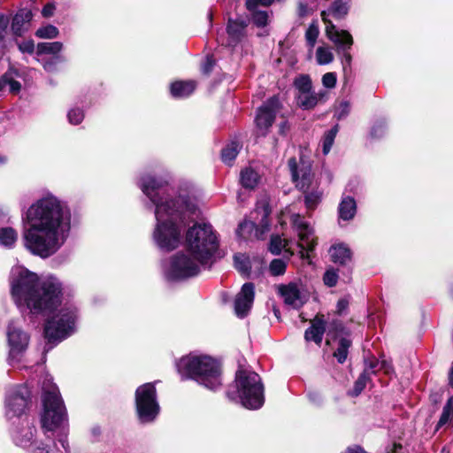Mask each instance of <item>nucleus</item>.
Returning a JSON list of instances; mask_svg holds the SVG:
<instances>
[{
	"label": "nucleus",
	"mask_w": 453,
	"mask_h": 453,
	"mask_svg": "<svg viewBox=\"0 0 453 453\" xmlns=\"http://www.w3.org/2000/svg\"><path fill=\"white\" fill-rule=\"evenodd\" d=\"M19 49L21 52L33 53L35 50V43L32 40L21 42L18 44Z\"/></svg>",
	"instance_id": "3c124183"
},
{
	"label": "nucleus",
	"mask_w": 453,
	"mask_h": 453,
	"mask_svg": "<svg viewBox=\"0 0 453 453\" xmlns=\"http://www.w3.org/2000/svg\"><path fill=\"white\" fill-rule=\"evenodd\" d=\"M6 336L9 347V364L16 365L21 362L32 363V360L26 355L30 340L28 334L17 323L11 322L7 327Z\"/></svg>",
	"instance_id": "9d476101"
},
{
	"label": "nucleus",
	"mask_w": 453,
	"mask_h": 453,
	"mask_svg": "<svg viewBox=\"0 0 453 453\" xmlns=\"http://www.w3.org/2000/svg\"><path fill=\"white\" fill-rule=\"evenodd\" d=\"M290 212L289 209H286L284 211H282V215H281V218H280V223L283 224L284 221H283V218L287 217V215Z\"/></svg>",
	"instance_id": "338daca9"
},
{
	"label": "nucleus",
	"mask_w": 453,
	"mask_h": 453,
	"mask_svg": "<svg viewBox=\"0 0 453 453\" xmlns=\"http://www.w3.org/2000/svg\"><path fill=\"white\" fill-rule=\"evenodd\" d=\"M294 85L297 90V94L308 93V91H311L312 88L311 80L308 75H300L296 77L294 81Z\"/></svg>",
	"instance_id": "58836bf2"
},
{
	"label": "nucleus",
	"mask_w": 453,
	"mask_h": 453,
	"mask_svg": "<svg viewBox=\"0 0 453 453\" xmlns=\"http://www.w3.org/2000/svg\"><path fill=\"white\" fill-rule=\"evenodd\" d=\"M72 211L68 203L46 194L33 203L23 218L24 248L42 259L58 252L71 235Z\"/></svg>",
	"instance_id": "f03ea898"
},
{
	"label": "nucleus",
	"mask_w": 453,
	"mask_h": 453,
	"mask_svg": "<svg viewBox=\"0 0 453 453\" xmlns=\"http://www.w3.org/2000/svg\"><path fill=\"white\" fill-rule=\"evenodd\" d=\"M227 396L239 401L250 410L260 409L265 403L264 385L260 376L252 371L239 370L236 372L234 387L228 389Z\"/></svg>",
	"instance_id": "39448f33"
},
{
	"label": "nucleus",
	"mask_w": 453,
	"mask_h": 453,
	"mask_svg": "<svg viewBox=\"0 0 453 453\" xmlns=\"http://www.w3.org/2000/svg\"><path fill=\"white\" fill-rule=\"evenodd\" d=\"M452 415H453V412L450 411V407L449 406H444L437 426L440 427V426H442L446 425L449 421L450 417Z\"/></svg>",
	"instance_id": "8fccbe9b"
},
{
	"label": "nucleus",
	"mask_w": 453,
	"mask_h": 453,
	"mask_svg": "<svg viewBox=\"0 0 453 453\" xmlns=\"http://www.w3.org/2000/svg\"><path fill=\"white\" fill-rule=\"evenodd\" d=\"M336 75L334 73H326L322 77V84L325 88H333L336 85Z\"/></svg>",
	"instance_id": "de8ad7c7"
},
{
	"label": "nucleus",
	"mask_w": 453,
	"mask_h": 453,
	"mask_svg": "<svg viewBox=\"0 0 453 453\" xmlns=\"http://www.w3.org/2000/svg\"><path fill=\"white\" fill-rule=\"evenodd\" d=\"M234 265L236 269L242 273H247L250 269V258L244 254L234 256Z\"/></svg>",
	"instance_id": "79ce46f5"
},
{
	"label": "nucleus",
	"mask_w": 453,
	"mask_h": 453,
	"mask_svg": "<svg viewBox=\"0 0 453 453\" xmlns=\"http://www.w3.org/2000/svg\"><path fill=\"white\" fill-rule=\"evenodd\" d=\"M14 72L9 71L0 78V92L9 91L17 94L20 91L21 84L15 80Z\"/></svg>",
	"instance_id": "cd10ccee"
},
{
	"label": "nucleus",
	"mask_w": 453,
	"mask_h": 453,
	"mask_svg": "<svg viewBox=\"0 0 453 453\" xmlns=\"http://www.w3.org/2000/svg\"><path fill=\"white\" fill-rule=\"evenodd\" d=\"M55 10H56L55 4L52 3H49L46 5H44V7L42 8V15L44 18H50V17L53 16Z\"/></svg>",
	"instance_id": "5fc2aeb1"
},
{
	"label": "nucleus",
	"mask_w": 453,
	"mask_h": 453,
	"mask_svg": "<svg viewBox=\"0 0 453 453\" xmlns=\"http://www.w3.org/2000/svg\"><path fill=\"white\" fill-rule=\"evenodd\" d=\"M289 218L298 235L297 246L300 249L301 257L308 258L309 252L313 250L317 244L313 228L299 214L293 213Z\"/></svg>",
	"instance_id": "ddd939ff"
},
{
	"label": "nucleus",
	"mask_w": 453,
	"mask_h": 453,
	"mask_svg": "<svg viewBox=\"0 0 453 453\" xmlns=\"http://www.w3.org/2000/svg\"><path fill=\"white\" fill-rule=\"evenodd\" d=\"M186 245L187 250L196 256L198 261L211 265L219 249V240L211 225L197 223L187 231Z\"/></svg>",
	"instance_id": "0eeeda50"
},
{
	"label": "nucleus",
	"mask_w": 453,
	"mask_h": 453,
	"mask_svg": "<svg viewBox=\"0 0 453 453\" xmlns=\"http://www.w3.org/2000/svg\"><path fill=\"white\" fill-rule=\"evenodd\" d=\"M270 251L273 254H279L282 250L293 254L290 247V242L287 239H282L280 236H273L270 242Z\"/></svg>",
	"instance_id": "473e14b6"
},
{
	"label": "nucleus",
	"mask_w": 453,
	"mask_h": 453,
	"mask_svg": "<svg viewBox=\"0 0 453 453\" xmlns=\"http://www.w3.org/2000/svg\"><path fill=\"white\" fill-rule=\"evenodd\" d=\"M338 279V271L333 267L328 268L323 275V282L326 286L329 288L336 286Z\"/></svg>",
	"instance_id": "c03bdc74"
},
{
	"label": "nucleus",
	"mask_w": 453,
	"mask_h": 453,
	"mask_svg": "<svg viewBox=\"0 0 453 453\" xmlns=\"http://www.w3.org/2000/svg\"><path fill=\"white\" fill-rule=\"evenodd\" d=\"M57 58H53V59H50L48 61H45L44 64H43V68L47 71V72H54L56 70V65H57Z\"/></svg>",
	"instance_id": "bf43d9fd"
},
{
	"label": "nucleus",
	"mask_w": 453,
	"mask_h": 453,
	"mask_svg": "<svg viewBox=\"0 0 453 453\" xmlns=\"http://www.w3.org/2000/svg\"><path fill=\"white\" fill-rule=\"evenodd\" d=\"M326 329V322L323 316H316L311 321V326L306 329L304 338L307 342L312 341L316 344L320 345Z\"/></svg>",
	"instance_id": "aec40b11"
},
{
	"label": "nucleus",
	"mask_w": 453,
	"mask_h": 453,
	"mask_svg": "<svg viewBox=\"0 0 453 453\" xmlns=\"http://www.w3.org/2000/svg\"><path fill=\"white\" fill-rule=\"evenodd\" d=\"M338 130V125H335L334 127L325 133L322 140V150L325 155L328 154L331 150Z\"/></svg>",
	"instance_id": "f704fd0d"
},
{
	"label": "nucleus",
	"mask_w": 453,
	"mask_h": 453,
	"mask_svg": "<svg viewBox=\"0 0 453 453\" xmlns=\"http://www.w3.org/2000/svg\"><path fill=\"white\" fill-rule=\"evenodd\" d=\"M18 239L17 232L12 227H4L0 229V244L11 248Z\"/></svg>",
	"instance_id": "72a5a7b5"
},
{
	"label": "nucleus",
	"mask_w": 453,
	"mask_h": 453,
	"mask_svg": "<svg viewBox=\"0 0 453 453\" xmlns=\"http://www.w3.org/2000/svg\"><path fill=\"white\" fill-rule=\"evenodd\" d=\"M240 181L242 187L251 189L257 185L259 181V175L252 168H245L241 172Z\"/></svg>",
	"instance_id": "c85d7f7f"
},
{
	"label": "nucleus",
	"mask_w": 453,
	"mask_h": 453,
	"mask_svg": "<svg viewBox=\"0 0 453 453\" xmlns=\"http://www.w3.org/2000/svg\"><path fill=\"white\" fill-rule=\"evenodd\" d=\"M449 385L453 388V363L449 372Z\"/></svg>",
	"instance_id": "69168bd1"
},
{
	"label": "nucleus",
	"mask_w": 453,
	"mask_h": 453,
	"mask_svg": "<svg viewBox=\"0 0 453 453\" xmlns=\"http://www.w3.org/2000/svg\"><path fill=\"white\" fill-rule=\"evenodd\" d=\"M9 285L12 300L22 313L50 315L44 326L50 342H58L74 333L78 311L72 302H64L62 283L57 278L42 280L35 273L14 266Z\"/></svg>",
	"instance_id": "f257e3e1"
},
{
	"label": "nucleus",
	"mask_w": 453,
	"mask_h": 453,
	"mask_svg": "<svg viewBox=\"0 0 453 453\" xmlns=\"http://www.w3.org/2000/svg\"><path fill=\"white\" fill-rule=\"evenodd\" d=\"M138 185L154 207L156 226L152 234L156 245L163 250L176 249L181 240L184 218L195 210L188 200L174 199L170 194L167 181L146 174L140 178Z\"/></svg>",
	"instance_id": "7ed1b4c3"
},
{
	"label": "nucleus",
	"mask_w": 453,
	"mask_h": 453,
	"mask_svg": "<svg viewBox=\"0 0 453 453\" xmlns=\"http://www.w3.org/2000/svg\"><path fill=\"white\" fill-rule=\"evenodd\" d=\"M326 344H331V340L340 337L338 346L334 352V357L338 360L340 364L345 362L348 357V350L351 345V341L347 337L342 336L344 333V327L341 321L334 320L327 328Z\"/></svg>",
	"instance_id": "dca6fc26"
},
{
	"label": "nucleus",
	"mask_w": 453,
	"mask_h": 453,
	"mask_svg": "<svg viewBox=\"0 0 453 453\" xmlns=\"http://www.w3.org/2000/svg\"><path fill=\"white\" fill-rule=\"evenodd\" d=\"M341 52L342 53V60L343 66L344 67L346 65L350 66L351 62H352V57H351L350 53L349 52V50L341 51Z\"/></svg>",
	"instance_id": "052dcab7"
},
{
	"label": "nucleus",
	"mask_w": 453,
	"mask_h": 453,
	"mask_svg": "<svg viewBox=\"0 0 453 453\" xmlns=\"http://www.w3.org/2000/svg\"><path fill=\"white\" fill-rule=\"evenodd\" d=\"M379 370H384L386 373H388L391 370V366L386 360L379 361L374 357L365 360V369L364 372H365L366 375L374 373Z\"/></svg>",
	"instance_id": "7c9ffc66"
},
{
	"label": "nucleus",
	"mask_w": 453,
	"mask_h": 453,
	"mask_svg": "<svg viewBox=\"0 0 453 453\" xmlns=\"http://www.w3.org/2000/svg\"><path fill=\"white\" fill-rule=\"evenodd\" d=\"M273 1L274 0H247L246 6L248 10H253L259 5L269 6L273 3Z\"/></svg>",
	"instance_id": "09e8293b"
},
{
	"label": "nucleus",
	"mask_w": 453,
	"mask_h": 453,
	"mask_svg": "<svg viewBox=\"0 0 453 453\" xmlns=\"http://www.w3.org/2000/svg\"><path fill=\"white\" fill-rule=\"evenodd\" d=\"M84 111L80 107H73L67 112V119L70 124L79 125L84 119Z\"/></svg>",
	"instance_id": "a19ab883"
},
{
	"label": "nucleus",
	"mask_w": 453,
	"mask_h": 453,
	"mask_svg": "<svg viewBox=\"0 0 453 453\" xmlns=\"http://www.w3.org/2000/svg\"><path fill=\"white\" fill-rule=\"evenodd\" d=\"M42 427L49 432L65 431L67 426V414L57 386L47 379L42 386Z\"/></svg>",
	"instance_id": "423d86ee"
},
{
	"label": "nucleus",
	"mask_w": 453,
	"mask_h": 453,
	"mask_svg": "<svg viewBox=\"0 0 453 453\" xmlns=\"http://www.w3.org/2000/svg\"><path fill=\"white\" fill-rule=\"evenodd\" d=\"M194 81H178L171 84V94L173 97L183 98L191 95L196 89Z\"/></svg>",
	"instance_id": "393cba45"
},
{
	"label": "nucleus",
	"mask_w": 453,
	"mask_h": 453,
	"mask_svg": "<svg viewBox=\"0 0 453 453\" xmlns=\"http://www.w3.org/2000/svg\"><path fill=\"white\" fill-rule=\"evenodd\" d=\"M334 57L328 47H319L316 50V60L319 65H324L333 62Z\"/></svg>",
	"instance_id": "4c0bfd02"
},
{
	"label": "nucleus",
	"mask_w": 453,
	"mask_h": 453,
	"mask_svg": "<svg viewBox=\"0 0 453 453\" xmlns=\"http://www.w3.org/2000/svg\"><path fill=\"white\" fill-rule=\"evenodd\" d=\"M319 35V28L318 26L315 24L310 25L308 27L305 37L309 43V45L312 48L315 45L316 40Z\"/></svg>",
	"instance_id": "49530a36"
},
{
	"label": "nucleus",
	"mask_w": 453,
	"mask_h": 453,
	"mask_svg": "<svg viewBox=\"0 0 453 453\" xmlns=\"http://www.w3.org/2000/svg\"><path fill=\"white\" fill-rule=\"evenodd\" d=\"M280 109V102L276 96L268 99L257 111L256 116V132L257 135L265 136L272 127L276 113Z\"/></svg>",
	"instance_id": "2eb2a0df"
},
{
	"label": "nucleus",
	"mask_w": 453,
	"mask_h": 453,
	"mask_svg": "<svg viewBox=\"0 0 453 453\" xmlns=\"http://www.w3.org/2000/svg\"><path fill=\"white\" fill-rule=\"evenodd\" d=\"M368 380L369 376L366 375L365 372H363L355 382L351 395L355 396L358 395L365 388Z\"/></svg>",
	"instance_id": "a18cd8bd"
},
{
	"label": "nucleus",
	"mask_w": 453,
	"mask_h": 453,
	"mask_svg": "<svg viewBox=\"0 0 453 453\" xmlns=\"http://www.w3.org/2000/svg\"><path fill=\"white\" fill-rule=\"evenodd\" d=\"M308 7L305 4L300 3L298 4V14L301 17L306 16L308 14Z\"/></svg>",
	"instance_id": "680f3d73"
},
{
	"label": "nucleus",
	"mask_w": 453,
	"mask_h": 453,
	"mask_svg": "<svg viewBox=\"0 0 453 453\" xmlns=\"http://www.w3.org/2000/svg\"><path fill=\"white\" fill-rule=\"evenodd\" d=\"M209 264L198 261L188 250L177 253L164 264V274L168 280H180L197 275Z\"/></svg>",
	"instance_id": "6e6552de"
},
{
	"label": "nucleus",
	"mask_w": 453,
	"mask_h": 453,
	"mask_svg": "<svg viewBox=\"0 0 453 453\" xmlns=\"http://www.w3.org/2000/svg\"><path fill=\"white\" fill-rule=\"evenodd\" d=\"M350 5V0H334L328 10L323 11L321 12V16L325 12L326 13V19H329V16H333L336 19H344L349 13Z\"/></svg>",
	"instance_id": "412c9836"
},
{
	"label": "nucleus",
	"mask_w": 453,
	"mask_h": 453,
	"mask_svg": "<svg viewBox=\"0 0 453 453\" xmlns=\"http://www.w3.org/2000/svg\"><path fill=\"white\" fill-rule=\"evenodd\" d=\"M242 145L238 142H231L228 143L221 152V157L224 163L231 165L237 157Z\"/></svg>",
	"instance_id": "c756f323"
},
{
	"label": "nucleus",
	"mask_w": 453,
	"mask_h": 453,
	"mask_svg": "<svg viewBox=\"0 0 453 453\" xmlns=\"http://www.w3.org/2000/svg\"><path fill=\"white\" fill-rule=\"evenodd\" d=\"M36 432L34 426H27L26 428H22L20 431H16L13 437L15 442L22 447L37 445L36 442H34L35 433Z\"/></svg>",
	"instance_id": "bb28decb"
},
{
	"label": "nucleus",
	"mask_w": 453,
	"mask_h": 453,
	"mask_svg": "<svg viewBox=\"0 0 453 453\" xmlns=\"http://www.w3.org/2000/svg\"><path fill=\"white\" fill-rule=\"evenodd\" d=\"M58 35V28L50 24L39 27L35 32V36L41 39H55Z\"/></svg>",
	"instance_id": "c9c22d12"
},
{
	"label": "nucleus",
	"mask_w": 453,
	"mask_h": 453,
	"mask_svg": "<svg viewBox=\"0 0 453 453\" xmlns=\"http://www.w3.org/2000/svg\"><path fill=\"white\" fill-rule=\"evenodd\" d=\"M254 230L257 231L255 224L252 221L245 220L239 225L236 234L242 239H250ZM255 235L257 236V232Z\"/></svg>",
	"instance_id": "ea45409f"
},
{
	"label": "nucleus",
	"mask_w": 453,
	"mask_h": 453,
	"mask_svg": "<svg viewBox=\"0 0 453 453\" xmlns=\"http://www.w3.org/2000/svg\"><path fill=\"white\" fill-rule=\"evenodd\" d=\"M329 256L334 263L346 265L351 260L352 253L347 245L339 243L329 249Z\"/></svg>",
	"instance_id": "4be33fe9"
},
{
	"label": "nucleus",
	"mask_w": 453,
	"mask_h": 453,
	"mask_svg": "<svg viewBox=\"0 0 453 453\" xmlns=\"http://www.w3.org/2000/svg\"><path fill=\"white\" fill-rule=\"evenodd\" d=\"M247 22L245 20L229 19L226 27L228 36L231 40L230 44H236L244 36Z\"/></svg>",
	"instance_id": "b1692460"
},
{
	"label": "nucleus",
	"mask_w": 453,
	"mask_h": 453,
	"mask_svg": "<svg viewBox=\"0 0 453 453\" xmlns=\"http://www.w3.org/2000/svg\"><path fill=\"white\" fill-rule=\"evenodd\" d=\"M339 217L342 220H350L354 218L357 211V204L354 198L350 196L343 197L339 204Z\"/></svg>",
	"instance_id": "a878e982"
},
{
	"label": "nucleus",
	"mask_w": 453,
	"mask_h": 453,
	"mask_svg": "<svg viewBox=\"0 0 453 453\" xmlns=\"http://www.w3.org/2000/svg\"><path fill=\"white\" fill-rule=\"evenodd\" d=\"M277 292L283 298L285 304L294 309L301 308L309 297V292L301 280L279 285Z\"/></svg>",
	"instance_id": "4468645a"
},
{
	"label": "nucleus",
	"mask_w": 453,
	"mask_h": 453,
	"mask_svg": "<svg viewBox=\"0 0 453 453\" xmlns=\"http://www.w3.org/2000/svg\"><path fill=\"white\" fill-rule=\"evenodd\" d=\"M135 406L142 423L152 422L159 413L157 391L153 383H145L135 391Z\"/></svg>",
	"instance_id": "9b49d317"
},
{
	"label": "nucleus",
	"mask_w": 453,
	"mask_h": 453,
	"mask_svg": "<svg viewBox=\"0 0 453 453\" xmlns=\"http://www.w3.org/2000/svg\"><path fill=\"white\" fill-rule=\"evenodd\" d=\"M30 453H55L50 447H42L41 444L35 445Z\"/></svg>",
	"instance_id": "4d7b16f0"
},
{
	"label": "nucleus",
	"mask_w": 453,
	"mask_h": 453,
	"mask_svg": "<svg viewBox=\"0 0 453 453\" xmlns=\"http://www.w3.org/2000/svg\"><path fill=\"white\" fill-rule=\"evenodd\" d=\"M59 442L61 443L62 447L65 449V453H68V443L67 441L65 438H60Z\"/></svg>",
	"instance_id": "0e129e2a"
},
{
	"label": "nucleus",
	"mask_w": 453,
	"mask_h": 453,
	"mask_svg": "<svg viewBox=\"0 0 453 453\" xmlns=\"http://www.w3.org/2000/svg\"><path fill=\"white\" fill-rule=\"evenodd\" d=\"M288 167L296 187L306 192V207L309 210L314 209L321 201L322 192L319 190L308 192V189L312 186L311 164L308 161H305L303 157H300L299 164H297L295 157H291L288 160Z\"/></svg>",
	"instance_id": "1a4fd4ad"
},
{
	"label": "nucleus",
	"mask_w": 453,
	"mask_h": 453,
	"mask_svg": "<svg viewBox=\"0 0 453 453\" xmlns=\"http://www.w3.org/2000/svg\"><path fill=\"white\" fill-rule=\"evenodd\" d=\"M348 303L345 300H340L337 303L338 311H342L347 307Z\"/></svg>",
	"instance_id": "e2e57ef3"
},
{
	"label": "nucleus",
	"mask_w": 453,
	"mask_h": 453,
	"mask_svg": "<svg viewBox=\"0 0 453 453\" xmlns=\"http://www.w3.org/2000/svg\"><path fill=\"white\" fill-rule=\"evenodd\" d=\"M8 24H9L8 18L4 17V16H1L0 17V39L4 37V35L6 32Z\"/></svg>",
	"instance_id": "13d9d810"
},
{
	"label": "nucleus",
	"mask_w": 453,
	"mask_h": 453,
	"mask_svg": "<svg viewBox=\"0 0 453 453\" xmlns=\"http://www.w3.org/2000/svg\"><path fill=\"white\" fill-rule=\"evenodd\" d=\"M286 262L280 258L273 259L269 265L270 273L273 276L282 275L286 272Z\"/></svg>",
	"instance_id": "37998d69"
},
{
	"label": "nucleus",
	"mask_w": 453,
	"mask_h": 453,
	"mask_svg": "<svg viewBox=\"0 0 453 453\" xmlns=\"http://www.w3.org/2000/svg\"><path fill=\"white\" fill-rule=\"evenodd\" d=\"M384 129H385V125L383 123H378L372 127V129L371 131V134L373 137H380L383 134Z\"/></svg>",
	"instance_id": "6e6d98bb"
},
{
	"label": "nucleus",
	"mask_w": 453,
	"mask_h": 453,
	"mask_svg": "<svg viewBox=\"0 0 453 453\" xmlns=\"http://www.w3.org/2000/svg\"><path fill=\"white\" fill-rule=\"evenodd\" d=\"M251 12L253 23L258 27H265L269 21V14L266 11L259 10L258 7L249 10Z\"/></svg>",
	"instance_id": "e433bc0d"
},
{
	"label": "nucleus",
	"mask_w": 453,
	"mask_h": 453,
	"mask_svg": "<svg viewBox=\"0 0 453 453\" xmlns=\"http://www.w3.org/2000/svg\"><path fill=\"white\" fill-rule=\"evenodd\" d=\"M350 110V105L348 102H342L336 111V115L338 119H342L346 117Z\"/></svg>",
	"instance_id": "603ef678"
},
{
	"label": "nucleus",
	"mask_w": 453,
	"mask_h": 453,
	"mask_svg": "<svg viewBox=\"0 0 453 453\" xmlns=\"http://www.w3.org/2000/svg\"><path fill=\"white\" fill-rule=\"evenodd\" d=\"M326 14L323 13L322 20L326 25L327 38L336 46L338 52L350 50L354 42L350 33L347 30L337 29L332 20L326 19Z\"/></svg>",
	"instance_id": "f3484780"
},
{
	"label": "nucleus",
	"mask_w": 453,
	"mask_h": 453,
	"mask_svg": "<svg viewBox=\"0 0 453 453\" xmlns=\"http://www.w3.org/2000/svg\"><path fill=\"white\" fill-rule=\"evenodd\" d=\"M215 65V60L212 58V57L208 56L202 65V72L204 74H209L213 66Z\"/></svg>",
	"instance_id": "864d4df0"
},
{
	"label": "nucleus",
	"mask_w": 453,
	"mask_h": 453,
	"mask_svg": "<svg viewBox=\"0 0 453 453\" xmlns=\"http://www.w3.org/2000/svg\"><path fill=\"white\" fill-rule=\"evenodd\" d=\"M445 406H449V407H450V411H452V412H453V397H450V398L448 400V402H447V403H446V405H445Z\"/></svg>",
	"instance_id": "774afa93"
},
{
	"label": "nucleus",
	"mask_w": 453,
	"mask_h": 453,
	"mask_svg": "<svg viewBox=\"0 0 453 453\" xmlns=\"http://www.w3.org/2000/svg\"><path fill=\"white\" fill-rule=\"evenodd\" d=\"M254 294L252 283H245L242 286L234 302V311L238 317L243 318L248 314L254 301Z\"/></svg>",
	"instance_id": "a211bd4d"
},
{
	"label": "nucleus",
	"mask_w": 453,
	"mask_h": 453,
	"mask_svg": "<svg viewBox=\"0 0 453 453\" xmlns=\"http://www.w3.org/2000/svg\"><path fill=\"white\" fill-rule=\"evenodd\" d=\"M31 19L32 12L30 11H19L12 19V30L13 34L19 36L27 31Z\"/></svg>",
	"instance_id": "5701e85b"
},
{
	"label": "nucleus",
	"mask_w": 453,
	"mask_h": 453,
	"mask_svg": "<svg viewBox=\"0 0 453 453\" xmlns=\"http://www.w3.org/2000/svg\"><path fill=\"white\" fill-rule=\"evenodd\" d=\"M177 369L182 377L193 379L208 389L217 390L222 386L219 365L208 355L191 353L182 357Z\"/></svg>",
	"instance_id": "20e7f679"
},
{
	"label": "nucleus",
	"mask_w": 453,
	"mask_h": 453,
	"mask_svg": "<svg viewBox=\"0 0 453 453\" xmlns=\"http://www.w3.org/2000/svg\"><path fill=\"white\" fill-rule=\"evenodd\" d=\"M328 93L325 90L314 92L312 90L304 94H296V100L299 106L303 109L310 110L317 104L324 103L327 99Z\"/></svg>",
	"instance_id": "6ab92c4d"
},
{
	"label": "nucleus",
	"mask_w": 453,
	"mask_h": 453,
	"mask_svg": "<svg viewBox=\"0 0 453 453\" xmlns=\"http://www.w3.org/2000/svg\"><path fill=\"white\" fill-rule=\"evenodd\" d=\"M63 48L64 45L61 42H40L36 46V53L37 55H57L63 50Z\"/></svg>",
	"instance_id": "2f4dec72"
},
{
	"label": "nucleus",
	"mask_w": 453,
	"mask_h": 453,
	"mask_svg": "<svg viewBox=\"0 0 453 453\" xmlns=\"http://www.w3.org/2000/svg\"><path fill=\"white\" fill-rule=\"evenodd\" d=\"M31 393L25 385L9 390L5 400V416L9 420L20 418L28 406Z\"/></svg>",
	"instance_id": "f8f14e48"
}]
</instances>
